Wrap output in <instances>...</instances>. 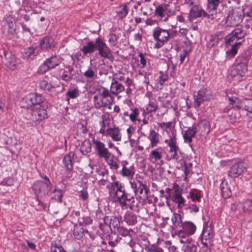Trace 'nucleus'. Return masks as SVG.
Masks as SVG:
<instances>
[{
	"label": "nucleus",
	"mask_w": 252,
	"mask_h": 252,
	"mask_svg": "<svg viewBox=\"0 0 252 252\" xmlns=\"http://www.w3.org/2000/svg\"><path fill=\"white\" fill-rule=\"evenodd\" d=\"M42 102V98L41 95L37 94H30L22 99L21 105L23 108L32 109L41 104Z\"/></svg>",
	"instance_id": "obj_8"
},
{
	"label": "nucleus",
	"mask_w": 252,
	"mask_h": 252,
	"mask_svg": "<svg viewBox=\"0 0 252 252\" xmlns=\"http://www.w3.org/2000/svg\"><path fill=\"white\" fill-rule=\"evenodd\" d=\"M150 142L149 147L154 148L157 147L159 142L160 135L155 130H151L148 137Z\"/></svg>",
	"instance_id": "obj_26"
},
{
	"label": "nucleus",
	"mask_w": 252,
	"mask_h": 252,
	"mask_svg": "<svg viewBox=\"0 0 252 252\" xmlns=\"http://www.w3.org/2000/svg\"><path fill=\"white\" fill-rule=\"evenodd\" d=\"M168 78V76L167 74L160 73V76L157 79V82L162 86L167 80Z\"/></svg>",
	"instance_id": "obj_57"
},
{
	"label": "nucleus",
	"mask_w": 252,
	"mask_h": 252,
	"mask_svg": "<svg viewBox=\"0 0 252 252\" xmlns=\"http://www.w3.org/2000/svg\"><path fill=\"white\" fill-rule=\"evenodd\" d=\"M3 63L11 70L16 68L18 61L15 56L10 52H3V56H1Z\"/></svg>",
	"instance_id": "obj_18"
},
{
	"label": "nucleus",
	"mask_w": 252,
	"mask_h": 252,
	"mask_svg": "<svg viewBox=\"0 0 252 252\" xmlns=\"http://www.w3.org/2000/svg\"><path fill=\"white\" fill-rule=\"evenodd\" d=\"M124 220L128 225H132L136 223L137 217L132 212L127 211L124 216Z\"/></svg>",
	"instance_id": "obj_30"
},
{
	"label": "nucleus",
	"mask_w": 252,
	"mask_h": 252,
	"mask_svg": "<svg viewBox=\"0 0 252 252\" xmlns=\"http://www.w3.org/2000/svg\"><path fill=\"white\" fill-rule=\"evenodd\" d=\"M220 3V0H207V9L210 13L216 10Z\"/></svg>",
	"instance_id": "obj_43"
},
{
	"label": "nucleus",
	"mask_w": 252,
	"mask_h": 252,
	"mask_svg": "<svg viewBox=\"0 0 252 252\" xmlns=\"http://www.w3.org/2000/svg\"><path fill=\"white\" fill-rule=\"evenodd\" d=\"M45 181L36 182L33 186V189L35 193H41L45 194L47 193L51 189V183L47 176L44 177Z\"/></svg>",
	"instance_id": "obj_14"
},
{
	"label": "nucleus",
	"mask_w": 252,
	"mask_h": 252,
	"mask_svg": "<svg viewBox=\"0 0 252 252\" xmlns=\"http://www.w3.org/2000/svg\"><path fill=\"white\" fill-rule=\"evenodd\" d=\"M139 57L140 58L139 62L142 65V68H145L146 65L147 59L145 58V55L141 53L139 54Z\"/></svg>",
	"instance_id": "obj_62"
},
{
	"label": "nucleus",
	"mask_w": 252,
	"mask_h": 252,
	"mask_svg": "<svg viewBox=\"0 0 252 252\" xmlns=\"http://www.w3.org/2000/svg\"><path fill=\"white\" fill-rule=\"evenodd\" d=\"M35 56L34 49L32 47H29L25 49L23 54L24 57L27 59H33Z\"/></svg>",
	"instance_id": "obj_47"
},
{
	"label": "nucleus",
	"mask_w": 252,
	"mask_h": 252,
	"mask_svg": "<svg viewBox=\"0 0 252 252\" xmlns=\"http://www.w3.org/2000/svg\"><path fill=\"white\" fill-rule=\"evenodd\" d=\"M241 45V42H238L232 45L230 48H228L226 51V57L227 59L233 58L237 53L238 49Z\"/></svg>",
	"instance_id": "obj_28"
},
{
	"label": "nucleus",
	"mask_w": 252,
	"mask_h": 252,
	"mask_svg": "<svg viewBox=\"0 0 252 252\" xmlns=\"http://www.w3.org/2000/svg\"><path fill=\"white\" fill-rule=\"evenodd\" d=\"M171 220L173 225L176 228L182 226L183 222H182L181 215L175 213L171 218Z\"/></svg>",
	"instance_id": "obj_41"
},
{
	"label": "nucleus",
	"mask_w": 252,
	"mask_h": 252,
	"mask_svg": "<svg viewBox=\"0 0 252 252\" xmlns=\"http://www.w3.org/2000/svg\"><path fill=\"white\" fill-rule=\"evenodd\" d=\"M26 118L32 122L31 125L35 126L38 125L40 122L47 118V111L45 106L40 104L36 107H33L31 112L26 115Z\"/></svg>",
	"instance_id": "obj_5"
},
{
	"label": "nucleus",
	"mask_w": 252,
	"mask_h": 252,
	"mask_svg": "<svg viewBox=\"0 0 252 252\" xmlns=\"http://www.w3.org/2000/svg\"><path fill=\"white\" fill-rule=\"evenodd\" d=\"M199 129L203 134H208L210 131V125L209 122L205 120L201 121L198 124Z\"/></svg>",
	"instance_id": "obj_35"
},
{
	"label": "nucleus",
	"mask_w": 252,
	"mask_h": 252,
	"mask_svg": "<svg viewBox=\"0 0 252 252\" xmlns=\"http://www.w3.org/2000/svg\"><path fill=\"white\" fill-rule=\"evenodd\" d=\"M54 194V195L52 197L54 198L56 201L61 202L63 196V193L62 190L60 189H55Z\"/></svg>",
	"instance_id": "obj_56"
},
{
	"label": "nucleus",
	"mask_w": 252,
	"mask_h": 252,
	"mask_svg": "<svg viewBox=\"0 0 252 252\" xmlns=\"http://www.w3.org/2000/svg\"><path fill=\"white\" fill-rule=\"evenodd\" d=\"M113 99L109 90L104 87L100 88L94 96V104L98 108L110 105L113 103Z\"/></svg>",
	"instance_id": "obj_4"
},
{
	"label": "nucleus",
	"mask_w": 252,
	"mask_h": 252,
	"mask_svg": "<svg viewBox=\"0 0 252 252\" xmlns=\"http://www.w3.org/2000/svg\"><path fill=\"white\" fill-rule=\"evenodd\" d=\"M62 61L60 58L55 56L46 60L39 67L38 72L43 74L59 65Z\"/></svg>",
	"instance_id": "obj_10"
},
{
	"label": "nucleus",
	"mask_w": 252,
	"mask_h": 252,
	"mask_svg": "<svg viewBox=\"0 0 252 252\" xmlns=\"http://www.w3.org/2000/svg\"><path fill=\"white\" fill-rule=\"evenodd\" d=\"M201 242L205 246H208V244L210 243L211 240L214 237V233L212 228L211 227H204L201 234Z\"/></svg>",
	"instance_id": "obj_22"
},
{
	"label": "nucleus",
	"mask_w": 252,
	"mask_h": 252,
	"mask_svg": "<svg viewBox=\"0 0 252 252\" xmlns=\"http://www.w3.org/2000/svg\"><path fill=\"white\" fill-rule=\"evenodd\" d=\"M73 157L74 153L70 152L69 154H66L63 159V164L66 169L68 170H71L73 168L72 159Z\"/></svg>",
	"instance_id": "obj_32"
},
{
	"label": "nucleus",
	"mask_w": 252,
	"mask_h": 252,
	"mask_svg": "<svg viewBox=\"0 0 252 252\" xmlns=\"http://www.w3.org/2000/svg\"><path fill=\"white\" fill-rule=\"evenodd\" d=\"M66 95L69 98H75L79 95V91L77 89L69 90L66 93Z\"/></svg>",
	"instance_id": "obj_54"
},
{
	"label": "nucleus",
	"mask_w": 252,
	"mask_h": 252,
	"mask_svg": "<svg viewBox=\"0 0 252 252\" xmlns=\"http://www.w3.org/2000/svg\"><path fill=\"white\" fill-rule=\"evenodd\" d=\"M212 14L207 13L204 9L198 8H192L189 11L188 20L191 22L194 19L198 18L208 17L210 18Z\"/></svg>",
	"instance_id": "obj_19"
},
{
	"label": "nucleus",
	"mask_w": 252,
	"mask_h": 252,
	"mask_svg": "<svg viewBox=\"0 0 252 252\" xmlns=\"http://www.w3.org/2000/svg\"><path fill=\"white\" fill-rule=\"evenodd\" d=\"M91 143L89 140L84 141L80 147V150L83 155H86L90 153L91 151Z\"/></svg>",
	"instance_id": "obj_42"
},
{
	"label": "nucleus",
	"mask_w": 252,
	"mask_h": 252,
	"mask_svg": "<svg viewBox=\"0 0 252 252\" xmlns=\"http://www.w3.org/2000/svg\"><path fill=\"white\" fill-rule=\"evenodd\" d=\"M172 125V122H161L158 123V126L164 131H167V129L170 128Z\"/></svg>",
	"instance_id": "obj_58"
},
{
	"label": "nucleus",
	"mask_w": 252,
	"mask_h": 252,
	"mask_svg": "<svg viewBox=\"0 0 252 252\" xmlns=\"http://www.w3.org/2000/svg\"><path fill=\"white\" fill-rule=\"evenodd\" d=\"M232 32L238 40L243 38L246 34V31L242 27L236 28Z\"/></svg>",
	"instance_id": "obj_45"
},
{
	"label": "nucleus",
	"mask_w": 252,
	"mask_h": 252,
	"mask_svg": "<svg viewBox=\"0 0 252 252\" xmlns=\"http://www.w3.org/2000/svg\"><path fill=\"white\" fill-rule=\"evenodd\" d=\"M53 46V39L49 37L44 38L40 43V46L42 50L51 48Z\"/></svg>",
	"instance_id": "obj_37"
},
{
	"label": "nucleus",
	"mask_w": 252,
	"mask_h": 252,
	"mask_svg": "<svg viewBox=\"0 0 252 252\" xmlns=\"http://www.w3.org/2000/svg\"><path fill=\"white\" fill-rule=\"evenodd\" d=\"M131 187L134 189L135 193L140 198L146 199L148 197V189L146 186L141 182H130Z\"/></svg>",
	"instance_id": "obj_17"
},
{
	"label": "nucleus",
	"mask_w": 252,
	"mask_h": 252,
	"mask_svg": "<svg viewBox=\"0 0 252 252\" xmlns=\"http://www.w3.org/2000/svg\"><path fill=\"white\" fill-rule=\"evenodd\" d=\"M223 10L228 12V15L225 19V24L227 26L234 27L240 24L244 18V12L243 10L239 7L233 8L228 6L226 3L222 4Z\"/></svg>",
	"instance_id": "obj_2"
},
{
	"label": "nucleus",
	"mask_w": 252,
	"mask_h": 252,
	"mask_svg": "<svg viewBox=\"0 0 252 252\" xmlns=\"http://www.w3.org/2000/svg\"><path fill=\"white\" fill-rule=\"evenodd\" d=\"M50 252H66L63 248L61 246H58L56 245H52L51 247Z\"/></svg>",
	"instance_id": "obj_60"
},
{
	"label": "nucleus",
	"mask_w": 252,
	"mask_h": 252,
	"mask_svg": "<svg viewBox=\"0 0 252 252\" xmlns=\"http://www.w3.org/2000/svg\"><path fill=\"white\" fill-rule=\"evenodd\" d=\"M95 43L96 44V49L98 50L100 56L109 60L113 58L111 50L101 38L96 39Z\"/></svg>",
	"instance_id": "obj_13"
},
{
	"label": "nucleus",
	"mask_w": 252,
	"mask_h": 252,
	"mask_svg": "<svg viewBox=\"0 0 252 252\" xmlns=\"http://www.w3.org/2000/svg\"><path fill=\"white\" fill-rule=\"evenodd\" d=\"M171 198L172 201L177 204L179 211L181 212L183 208L185 206V200L182 196L181 190L178 188L174 189Z\"/></svg>",
	"instance_id": "obj_21"
},
{
	"label": "nucleus",
	"mask_w": 252,
	"mask_h": 252,
	"mask_svg": "<svg viewBox=\"0 0 252 252\" xmlns=\"http://www.w3.org/2000/svg\"><path fill=\"white\" fill-rule=\"evenodd\" d=\"M194 97L195 105L197 107H199L203 101H208L212 98V93L208 88L202 89L198 92L197 94L194 95Z\"/></svg>",
	"instance_id": "obj_15"
},
{
	"label": "nucleus",
	"mask_w": 252,
	"mask_h": 252,
	"mask_svg": "<svg viewBox=\"0 0 252 252\" xmlns=\"http://www.w3.org/2000/svg\"><path fill=\"white\" fill-rule=\"evenodd\" d=\"M121 164L122 169L120 171V174L124 177H126L128 179H131L135 173L134 168L126 160L122 161Z\"/></svg>",
	"instance_id": "obj_20"
},
{
	"label": "nucleus",
	"mask_w": 252,
	"mask_h": 252,
	"mask_svg": "<svg viewBox=\"0 0 252 252\" xmlns=\"http://www.w3.org/2000/svg\"><path fill=\"white\" fill-rule=\"evenodd\" d=\"M128 13L127 7L126 3L120 6L119 9L116 11L117 16L120 19L125 18Z\"/></svg>",
	"instance_id": "obj_39"
},
{
	"label": "nucleus",
	"mask_w": 252,
	"mask_h": 252,
	"mask_svg": "<svg viewBox=\"0 0 252 252\" xmlns=\"http://www.w3.org/2000/svg\"><path fill=\"white\" fill-rule=\"evenodd\" d=\"M249 58L246 56L238 57L236 60V64L234 70L231 71V75L234 77V80L241 81L248 72V64Z\"/></svg>",
	"instance_id": "obj_3"
},
{
	"label": "nucleus",
	"mask_w": 252,
	"mask_h": 252,
	"mask_svg": "<svg viewBox=\"0 0 252 252\" xmlns=\"http://www.w3.org/2000/svg\"><path fill=\"white\" fill-rule=\"evenodd\" d=\"M105 223L109 225L112 230L116 231V230L120 226V219L116 216L107 217L105 216L103 218Z\"/></svg>",
	"instance_id": "obj_24"
},
{
	"label": "nucleus",
	"mask_w": 252,
	"mask_h": 252,
	"mask_svg": "<svg viewBox=\"0 0 252 252\" xmlns=\"http://www.w3.org/2000/svg\"><path fill=\"white\" fill-rule=\"evenodd\" d=\"M96 44L93 41L88 42L86 45L80 48V50L83 53L84 55L88 54H92L96 50Z\"/></svg>",
	"instance_id": "obj_29"
},
{
	"label": "nucleus",
	"mask_w": 252,
	"mask_h": 252,
	"mask_svg": "<svg viewBox=\"0 0 252 252\" xmlns=\"http://www.w3.org/2000/svg\"><path fill=\"white\" fill-rule=\"evenodd\" d=\"M167 133L168 135V137L165 139L164 142L168 145L169 150H174V149L179 148L175 132L173 131H167Z\"/></svg>",
	"instance_id": "obj_23"
},
{
	"label": "nucleus",
	"mask_w": 252,
	"mask_h": 252,
	"mask_svg": "<svg viewBox=\"0 0 252 252\" xmlns=\"http://www.w3.org/2000/svg\"><path fill=\"white\" fill-rule=\"evenodd\" d=\"M79 196L81 199L86 200L88 198L89 194L87 190L84 189L79 192Z\"/></svg>",
	"instance_id": "obj_61"
},
{
	"label": "nucleus",
	"mask_w": 252,
	"mask_h": 252,
	"mask_svg": "<svg viewBox=\"0 0 252 252\" xmlns=\"http://www.w3.org/2000/svg\"><path fill=\"white\" fill-rule=\"evenodd\" d=\"M84 76L90 79H95L97 78V74L91 68H88L84 73Z\"/></svg>",
	"instance_id": "obj_50"
},
{
	"label": "nucleus",
	"mask_w": 252,
	"mask_h": 252,
	"mask_svg": "<svg viewBox=\"0 0 252 252\" xmlns=\"http://www.w3.org/2000/svg\"><path fill=\"white\" fill-rule=\"evenodd\" d=\"M116 197L119 202L122 208L126 209L129 207L133 209L135 206L134 199L130 195L126 194L125 192H119L116 193Z\"/></svg>",
	"instance_id": "obj_11"
},
{
	"label": "nucleus",
	"mask_w": 252,
	"mask_h": 252,
	"mask_svg": "<svg viewBox=\"0 0 252 252\" xmlns=\"http://www.w3.org/2000/svg\"><path fill=\"white\" fill-rule=\"evenodd\" d=\"M139 115V109L138 108H135L132 110V113L129 115V119L132 122H135L136 120L140 122V120L137 119Z\"/></svg>",
	"instance_id": "obj_53"
},
{
	"label": "nucleus",
	"mask_w": 252,
	"mask_h": 252,
	"mask_svg": "<svg viewBox=\"0 0 252 252\" xmlns=\"http://www.w3.org/2000/svg\"><path fill=\"white\" fill-rule=\"evenodd\" d=\"M168 153L169 159H173L177 162L181 160V157L180 156L179 148L174 149V150H169Z\"/></svg>",
	"instance_id": "obj_38"
},
{
	"label": "nucleus",
	"mask_w": 252,
	"mask_h": 252,
	"mask_svg": "<svg viewBox=\"0 0 252 252\" xmlns=\"http://www.w3.org/2000/svg\"><path fill=\"white\" fill-rule=\"evenodd\" d=\"M247 167L243 162H238L234 164L228 171V176L231 178H237L246 171Z\"/></svg>",
	"instance_id": "obj_16"
},
{
	"label": "nucleus",
	"mask_w": 252,
	"mask_h": 252,
	"mask_svg": "<svg viewBox=\"0 0 252 252\" xmlns=\"http://www.w3.org/2000/svg\"><path fill=\"white\" fill-rule=\"evenodd\" d=\"M229 100L234 108L244 109L252 113V99L245 98L243 100H239L237 97H229Z\"/></svg>",
	"instance_id": "obj_9"
},
{
	"label": "nucleus",
	"mask_w": 252,
	"mask_h": 252,
	"mask_svg": "<svg viewBox=\"0 0 252 252\" xmlns=\"http://www.w3.org/2000/svg\"><path fill=\"white\" fill-rule=\"evenodd\" d=\"M111 187L115 191V195L116 193L119 192H125L123 189V187L121 184L118 181H115L111 183Z\"/></svg>",
	"instance_id": "obj_49"
},
{
	"label": "nucleus",
	"mask_w": 252,
	"mask_h": 252,
	"mask_svg": "<svg viewBox=\"0 0 252 252\" xmlns=\"http://www.w3.org/2000/svg\"><path fill=\"white\" fill-rule=\"evenodd\" d=\"M238 38L234 35V33L231 32L229 34L225 37V41L226 44H231L233 43H237Z\"/></svg>",
	"instance_id": "obj_52"
},
{
	"label": "nucleus",
	"mask_w": 252,
	"mask_h": 252,
	"mask_svg": "<svg viewBox=\"0 0 252 252\" xmlns=\"http://www.w3.org/2000/svg\"><path fill=\"white\" fill-rule=\"evenodd\" d=\"M111 117L108 113H105L101 116L99 124L100 128L99 133L102 136L111 139L114 142H121L122 140V133L118 126H110Z\"/></svg>",
	"instance_id": "obj_1"
},
{
	"label": "nucleus",
	"mask_w": 252,
	"mask_h": 252,
	"mask_svg": "<svg viewBox=\"0 0 252 252\" xmlns=\"http://www.w3.org/2000/svg\"><path fill=\"white\" fill-rule=\"evenodd\" d=\"M93 143L96 154L99 158L104 159L112 154L103 142L98 140H94Z\"/></svg>",
	"instance_id": "obj_12"
},
{
	"label": "nucleus",
	"mask_w": 252,
	"mask_h": 252,
	"mask_svg": "<svg viewBox=\"0 0 252 252\" xmlns=\"http://www.w3.org/2000/svg\"><path fill=\"white\" fill-rule=\"evenodd\" d=\"M220 189L221 191L222 196L225 198H227L231 195V190L228 187L227 181L224 180L222 181L220 185Z\"/></svg>",
	"instance_id": "obj_31"
},
{
	"label": "nucleus",
	"mask_w": 252,
	"mask_h": 252,
	"mask_svg": "<svg viewBox=\"0 0 252 252\" xmlns=\"http://www.w3.org/2000/svg\"><path fill=\"white\" fill-rule=\"evenodd\" d=\"M62 79L66 82L69 81L72 78L70 73L67 71H64L62 76Z\"/></svg>",
	"instance_id": "obj_63"
},
{
	"label": "nucleus",
	"mask_w": 252,
	"mask_h": 252,
	"mask_svg": "<svg viewBox=\"0 0 252 252\" xmlns=\"http://www.w3.org/2000/svg\"><path fill=\"white\" fill-rule=\"evenodd\" d=\"M114 156L112 154L105 158L104 159L107 163L111 169L117 170L119 166L117 161L114 159Z\"/></svg>",
	"instance_id": "obj_36"
},
{
	"label": "nucleus",
	"mask_w": 252,
	"mask_h": 252,
	"mask_svg": "<svg viewBox=\"0 0 252 252\" xmlns=\"http://www.w3.org/2000/svg\"><path fill=\"white\" fill-rule=\"evenodd\" d=\"M197 128L195 126H192V127H189L188 129L185 131L183 135L185 142L189 144L191 146L192 139L195 136Z\"/></svg>",
	"instance_id": "obj_27"
},
{
	"label": "nucleus",
	"mask_w": 252,
	"mask_h": 252,
	"mask_svg": "<svg viewBox=\"0 0 252 252\" xmlns=\"http://www.w3.org/2000/svg\"><path fill=\"white\" fill-rule=\"evenodd\" d=\"M125 90L124 86L117 81H115L111 83L110 91L112 94L117 95Z\"/></svg>",
	"instance_id": "obj_33"
},
{
	"label": "nucleus",
	"mask_w": 252,
	"mask_h": 252,
	"mask_svg": "<svg viewBox=\"0 0 252 252\" xmlns=\"http://www.w3.org/2000/svg\"><path fill=\"white\" fill-rule=\"evenodd\" d=\"M163 149L162 147H158L151 151L149 155V159L151 162L156 163L162 159Z\"/></svg>",
	"instance_id": "obj_25"
},
{
	"label": "nucleus",
	"mask_w": 252,
	"mask_h": 252,
	"mask_svg": "<svg viewBox=\"0 0 252 252\" xmlns=\"http://www.w3.org/2000/svg\"><path fill=\"white\" fill-rule=\"evenodd\" d=\"M39 87L41 89L46 92H50L53 88L52 84L46 79H43L40 82Z\"/></svg>",
	"instance_id": "obj_46"
},
{
	"label": "nucleus",
	"mask_w": 252,
	"mask_h": 252,
	"mask_svg": "<svg viewBox=\"0 0 252 252\" xmlns=\"http://www.w3.org/2000/svg\"><path fill=\"white\" fill-rule=\"evenodd\" d=\"M182 229L177 232V235L181 238L180 242L181 243H188L189 239L186 238L194 234L196 227L194 223L191 221H187L183 223Z\"/></svg>",
	"instance_id": "obj_6"
},
{
	"label": "nucleus",
	"mask_w": 252,
	"mask_h": 252,
	"mask_svg": "<svg viewBox=\"0 0 252 252\" xmlns=\"http://www.w3.org/2000/svg\"><path fill=\"white\" fill-rule=\"evenodd\" d=\"M188 197L190 198L193 201H199L201 198V196L200 194L197 192H194L193 191H190L189 192Z\"/></svg>",
	"instance_id": "obj_55"
},
{
	"label": "nucleus",
	"mask_w": 252,
	"mask_h": 252,
	"mask_svg": "<svg viewBox=\"0 0 252 252\" xmlns=\"http://www.w3.org/2000/svg\"><path fill=\"white\" fill-rule=\"evenodd\" d=\"M78 222L82 225H86L91 224L92 222V220L90 216L83 215L78 219Z\"/></svg>",
	"instance_id": "obj_48"
},
{
	"label": "nucleus",
	"mask_w": 252,
	"mask_h": 252,
	"mask_svg": "<svg viewBox=\"0 0 252 252\" xmlns=\"http://www.w3.org/2000/svg\"><path fill=\"white\" fill-rule=\"evenodd\" d=\"M116 231L119 234L123 236H127L130 235V233L132 232V230L131 229H127L124 227L119 226L116 230Z\"/></svg>",
	"instance_id": "obj_51"
},
{
	"label": "nucleus",
	"mask_w": 252,
	"mask_h": 252,
	"mask_svg": "<svg viewBox=\"0 0 252 252\" xmlns=\"http://www.w3.org/2000/svg\"><path fill=\"white\" fill-rule=\"evenodd\" d=\"M153 36L154 39L157 41L155 47L159 49L169 39L170 33L167 30L157 27L153 30Z\"/></svg>",
	"instance_id": "obj_7"
},
{
	"label": "nucleus",
	"mask_w": 252,
	"mask_h": 252,
	"mask_svg": "<svg viewBox=\"0 0 252 252\" xmlns=\"http://www.w3.org/2000/svg\"><path fill=\"white\" fill-rule=\"evenodd\" d=\"M158 109V102L156 100L150 99L149 103L146 107V110L148 112H155L157 111Z\"/></svg>",
	"instance_id": "obj_40"
},
{
	"label": "nucleus",
	"mask_w": 252,
	"mask_h": 252,
	"mask_svg": "<svg viewBox=\"0 0 252 252\" xmlns=\"http://www.w3.org/2000/svg\"><path fill=\"white\" fill-rule=\"evenodd\" d=\"M242 207L245 212H252V198L245 200L242 204Z\"/></svg>",
	"instance_id": "obj_44"
},
{
	"label": "nucleus",
	"mask_w": 252,
	"mask_h": 252,
	"mask_svg": "<svg viewBox=\"0 0 252 252\" xmlns=\"http://www.w3.org/2000/svg\"><path fill=\"white\" fill-rule=\"evenodd\" d=\"M190 213H196L199 212L198 207L194 204L189 205L187 208Z\"/></svg>",
	"instance_id": "obj_59"
},
{
	"label": "nucleus",
	"mask_w": 252,
	"mask_h": 252,
	"mask_svg": "<svg viewBox=\"0 0 252 252\" xmlns=\"http://www.w3.org/2000/svg\"><path fill=\"white\" fill-rule=\"evenodd\" d=\"M167 12V4H161L156 8L155 15L158 17L165 18L166 12Z\"/></svg>",
	"instance_id": "obj_34"
},
{
	"label": "nucleus",
	"mask_w": 252,
	"mask_h": 252,
	"mask_svg": "<svg viewBox=\"0 0 252 252\" xmlns=\"http://www.w3.org/2000/svg\"><path fill=\"white\" fill-rule=\"evenodd\" d=\"M219 40L217 38H213L211 39L208 43V47L212 48L217 46L218 44Z\"/></svg>",
	"instance_id": "obj_64"
}]
</instances>
